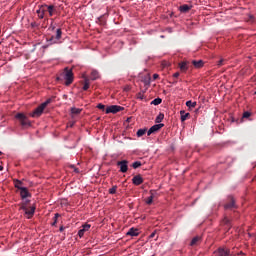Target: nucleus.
Here are the masks:
<instances>
[{
    "instance_id": "58836bf2",
    "label": "nucleus",
    "mask_w": 256,
    "mask_h": 256,
    "mask_svg": "<svg viewBox=\"0 0 256 256\" xmlns=\"http://www.w3.org/2000/svg\"><path fill=\"white\" fill-rule=\"evenodd\" d=\"M157 231H158V230H154V231L150 234L149 238H150V239H154V237L157 235Z\"/></svg>"
},
{
    "instance_id": "c03bdc74",
    "label": "nucleus",
    "mask_w": 256,
    "mask_h": 256,
    "mask_svg": "<svg viewBox=\"0 0 256 256\" xmlns=\"http://www.w3.org/2000/svg\"><path fill=\"white\" fill-rule=\"evenodd\" d=\"M30 202V200H26L23 204H22V207L25 206L27 207V204Z\"/></svg>"
},
{
    "instance_id": "e433bc0d",
    "label": "nucleus",
    "mask_w": 256,
    "mask_h": 256,
    "mask_svg": "<svg viewBox=\"0 0 256 256\" xmlns=\"http://www.w3.org/2000/svg\"><path fill=\"white\" fill-rule=\"evenodd\" d=\"M144 83H145V85H150V84H151V77L148 76V78H146V79L144 80Z\"/></svg>"
},
{
    "instance_id": "a211bd4d",
    "label": "nucleus",
    "mask_w": 256,
    "mask_h": 256,
    "mask_svg": "<svg viewBox=\"0 0 256 256\" xmlns=\"http://www.w3.org/2000/svg\"><path fill=\"white\" fill-rule=\"evenodd\" d=\"M126 235H129L130 237H137L139 235V230L135 228H130Z\"/></svg>"
},
{
    "instance_id": "393cba45",
    "label": "nucleus",
    "mask_w": 256,
    "mask_h": 256,
    "mask_svg": "<svg viewBox=\"0 0 256 256\" xmlns=\"http://www.w3.org/2000/svg\"><path fill=\"white\" fill-rule=\"evenodd\" d=\"M180 115H181V121H187V117H189V113H185V111H180Z\"/></svg>"
},
{
    "instance_id": "9b49d317",
    "label": "nucleus",
    "mask_w": 256,
    "mask_h": 256,
    "mask_svg": "<svg viewBox=\"0 0 256 256\" xmlns=\"http://www.w3.org/2000/svg\"><path fill=\"white\" fill-rule=\"evenodd\" d=\"M225 209H236L237 205L235 204V198L233 196L228 197V203L224 205Z\"/></svg>"
},
{
    "instance_id": "ddd939ff",
    "label": "nucleus",
    "mask_w": 256,
    "mask_h": 256,
    "mask_svg": "<svg viewBox=\"0 0 256 256\" xmlns=\"http://www.w3.org/2000/svg\"><path fill=\"white\" fill-rule=\"evenodd\" d=\"M201 241H203V238H201L200 236H196L191 240L190 246L197 247L201 243Z\"/></svg>"
},
{
    "instance_id": "0eeeda50",
    "label": "nucleus",
    "mask_w": 256,
    "mask_h": 256,
    "mask_svg": "<svg viewBox=\"0 0 256 256\" xmlns=\"http://www.w3.org/2000/svg\"><path fill=\"white\" fill-rule=\"evenodd\" d=\"M123 109H125V108H123L121 106H117V105H111L106 108L105 113L107 115H109V113L115 114V113H119V111H123Z\"/></svg>"
},
{
    "instance_id": "aec40b11",
    "label": "nucleus",
    "mask_w": 256,
    "mask_h": 256,
    "mask_svg": "<svg viewBox=\"0 0 256 256\" xmlns=\"http://www.w3.org/2000/svg\"><path fill=\"white\" fill-rule=\"evenodd\" d=\"M222 223L225 225L226 229H231V220H229V218L225 217Z\"/></svg>"
},
{
    "instance_id": "bb28decb",
    "label": "nucleus",
    "mask_w": 256,
    "mask_h": 256,
    "mask_svg": "<svg viewBox=\"0 0 256 256\" xmlns=\"http://www.w3.org/2000/svg\"><path fill=\"white\" fill-rule=\"evenodd\" d=\"M151 193V196H149L147 199H146V205H151L153 203V199H154V196H153V191H150Z\"/></svg>"
},
{
    "instance_id": "f8f14e48",
    "label": "nucleus",
    "mask_w": 256,
    "mask_h": 256,
    "mask_svg": "<svg viewBox=\"0 0 256 256\" xmlns=\"http://www.w3.org/2000/svg\"><path fill=\"white\" fill-rule=\"evenodd\" d=\"M132 183H133V185H136V186L142 185L143 177L140 174L134 176L132 178Z\"/></svg>"
},
{
    "instance_id": "7ed1b4c3",
    "label": "nucleus",
    "mask_w": 256,
    "mask_h": 256,
    "mask_svg": "<svg viewBox=\"0 0 256 256\" xmlns=\"http://www.w3.org/2000/svg\"><path fill=\"white\" fill-rule=\"evenodd\" d=\"M15 119L19 121L22 127H31V121H29V118L25 114L18 113L15 115Z\"/></svg>"
},
{
    "instance_id": "4468645a",
    "label": "nucleus",
    "mask_w": 256,
    "mask_h": 256,
    "mask_svg": "<svg viewBox=\"0 0 256 256\" xmlns=\"http://www.w3.org/2000/svg\"><path fill=\"white\" fill-rule=\"evenodd\" d=\"M20 195L23 199H27V197H31V193H29V190L27 188H20Z\"/></svg>"
},
{
    "instance_id": "423d86ee",
    "label": "nucleus",
    "mask_w": 256,
    "mask_h": 256,
    "mask_svg": "<svg viewBox=\"0 0 256 256\" xmlns=\"http://www.w3.org/2000/svg\"><path fill=\"white\" fill-rule=\"evenodd\" d=\"M20 209L25 212V215H28L27 218L31 219L33 215H35V206H31L30 208H27V206H21Z\"/></svg>"
},
{
    "instance_id": "de8ad7c7",
    "label": "nucleus",
    "mask_w": 256,
    "mask_h": 256,
    "mask_svg": "<svg viewBox=\"0 0 256 256\" xmlns=\"http://www.w3.org/2000/svg\"><path fill=\"white\" fill-rule=\"evenodd\" d=\"M3 155V152L0 151V156Z\"/></svg>"
},
{
    "instance_id": "c9c22d12",
    "label": "nucleus",
    "mask_w": 256,
    "mask_h": 256,
    "mask_svg": "<svg viewBox=\"0 0 256 256\" xmlns=\"http://www.w3.org/2000/svg\"><path fill=\"white\" fill-rule=\"evenodd\" d=\"M249 117H251V112H244L243 113V119H249Z\"/></svg>"
},
{
    "instance_id": "c756f323",
    "label": "nucleus",
    "mask_w": 256,
    "mask_h": 256,
    "mask_svg": "<svg viewBox=\"0 0 256 256\" xmlns=\"http://www.w3.org/2000/svg\"><path fill=\"white\" fill-rule=\"evenodd\" d=\"M59 217H61V214L56 213L54 216V222L52 223V226L55 227V225H57V220L59 219Z\"/></svg>"
},
{
    "instance_id": "412c9836",
    "label": "nucleus",
    "mask_w": 256,
    "mask_h": 256,
    "mask_svg": "<svg viewBox=\"0 0 256 256\" xmlns=\"http://www.w3.org/2000/svg\"><path fill=\"white\" fill-rule=\"evenodd\" d=\"M91 83L89 82V78L84 79L83 91H87L90 87Z\"/></svg>"
},
{
    "instance_id": "39448f33",
    "label": "nucleus",
    "mask_w": 256,
    "mask_h": 256,
    "mask_svg": "<svg viewBox=\"0 0 256 256\" xmlns=\"http://www.w3.org/2000/svg\"><path fill=\"white\" fill-rule=\"evenodd\" d=\"M117 166L120 167V173H127L129 171V161L127 160L118 161Z\"/></svg>"
},
{
    "instance_id": "79ce46f5",
    "label": "nucleus",
    "mask_w": 256,
    "mask_h": 256,
    "mask_svg": "<svg viewBox=\"0 0 256 256\" xmlns=\"http://www.w3.org/2000/svg\"><path fill=\"white\" fill-rule=\"evenodd\" d=\"M179 75H180L179 72L174 73L173 74L174 79H177L179 77Z\"/></svg>"
},
{
    "instance_id": "5701e85b",
    "label": "nucleus",
    "mask_w": 256,
    "mask_h": 256,
    "mask_svg": "<svg viewBox=\"0 0 256 256\" xmlns=\"http://www.w3.org/2000/svg\"><path fill=\"white\" fill-rule=\"evenodd\" d=\"M163 119H165V114L164 113H160L156 119H155V123H161V121H163Z\"/></svg>"
},
{
    "instance_id": "1a4fd4ad",
    "label": "nucleus",
    "mask_w": 256,
    "mask_h": 256,
    "mask_svg": "<svg viewBox=\"0 0 256 256\" xmlns=\"http://www.w3.org/2000/svg\"><path fill=\"white\" fill-rule=\"evenodd\" d=\"M216 256H231V251L227 248H218L215 252Z\"/></svg>"
},
{
    "instance_id": "f257e3e1",
    "label": "nucleus",
    "mask_w": 256,
    "mask_h": 256,
    "mask_svg": "<svg viewBox=\"0 0 256 256\" xmlns=\"http://www.w3.org/2000/svg\"><path fill=\"white\" fill-rule=\"evenodd\" d=\"M36 13L40 19H45L47 13H48V17H53V14L57 13V6H55L53 4L40 5V6H38Z\"/></svg>"
},
{
    "instance_id": "72a5a7b5",
    "label": "nucleus",
    "mask_w": 256,
    "mask_h": 256,
    "mask_svg": "<svg viewBox=\"0 0 256 256\" xmlns=\"http://www.w3.org/2000/svg\"><path fill=\"white\" fill-rule=\"evenodd\" d=\"M82 229H83L84 231H89V229H91V224H84V225L82 226Z\"/></svg>"
},
{
    "instance_id": "2f4dec72",
    "label": "nucleus",
    "mask_w": 256,
    "mask_h": 256,
    "mask_svg": "<svg viewBox=\"0 0 256 256\" xmlns=\"http://www.w3.org/2000/svg\"><path fill=\"white\" fill-rule=\"evenodd\" d=\"M132 167H133V169H139V167H141V162L136 161V162L132 163Z\"/></svg>"
},
{
    "instance_id": "4c0bfd02",
    "label": "nucleus",
    "mask_w": 256,
    "mask_h": 256,
    "mask_svg": "<svg viewBox=\"0 0 256 256\" xmlns=\"http://www.w3.org/2000/svg\"><path fill=\"white\" fill-rule=\"evenodd\" d=\"M83 235H85V230L82 228L78 231V236L83 237Z\"/></svg>"
},
{
    "instance_id": "09e8293b",
    "label": "nucleus",
    "mask_w": 256,
    "mask_h": 256,
    "mask_svg": "<svg viewBox=\"0 0 256 256\" xmlns=\"http://www.w3.org/2000/svg\"><path fill=\"white\" fill-rule=\"evenodd\" d=\"M250 19H253V16H250Z\"/></svg>"
},
{
    "instance_id": "7c9ffc66",
    "label": "nucleus",
    "mask_w": 256,
    "mask_h": 256,
    "mask_svg": "<svg viewBox=\"0 0 256 256\" xmlns=\"http://www.w3.org/2000/svg\"><path fill=\"white\" fill-rule=\"evenodd\" d=\"M108 192L110 193V195H115V193H117V186H113L108 190Z\"/></svg>"
},
{
    "instance_id": "f03ea898",
    "label": "nucleus",
    "mask_w": 256,
    "mask_h": 256,
    "mask_svg": "<svg viewBox=\"0 0 256 256\" xmlns=\"http://www.w3.org/2000/svg\"><path fill=\"white\" fill-rule=\"evenodd\" d=\"M62 35H63V30H61V28H58L56 30L55 36H51L50 38H47L48 45H57L58 43H61Z\"/></svg>"
},
{
    "instance_id": "dca6fc26",
    "label": "nucleus",
    "mask_w": 256,
    "mask_h": 256,
    "mask_svg": "<svg viewBox=\"0 0 256 256\" xmlns=\"http://www.w3.org/2000/svg\"><path fill=\"white\" fill-rule=\"evenodd\" d=\"M180 70L182 73H186V71L189 69V62L184 61L179 63Z\"/></svg>"
},
{
    "instance_id": "6e6552de",
    "label": "nucleus",
    "mask_w": 256,
    "mask_h": 256,
    "mask_svg": "<svg viewBox=\"0 0 256 256\" xmlns=\"http://www.w3.org/2000/svg\"><path fill=\"white\" fill-rule=\"evenodd\" d=\"M43 111H45V104H40V106H38L33 113L31 114V117L37 118V117H41V115H43Z\"/></svg>"
},
{
    "instance_id": "2eb2a0df",
    "label": "nucleus",
    "mask_w": 256,
    "mask_h": 256,
    "mask_svg": "<svg viewBox=\"0 0 256 256\" xmlns=\"http://www.w3.org/2000/svg\"><path fill=\"white\" fill-rule=\"evenodd\" d=\"M192 65L195 69H201L205 65V62H203V60H193Z\"/></svg>"
},
{
    "instance_id": "f704fd0d",
    "label": "nucleus",
    "mask_w": 256,
    "mask_h": 256,
    "mask_svg": "<svg viewBox=\"0 0 256 256\" xmlns=\"http://www.w3.org/2000/svg\"><path fill=\"white\" fill-rule=\"evenodd\" d=\"M217 65H218V67H223V65H225V59H220V60L217 62Z\"/></svg>"
},
{
    "instance_id": "a878e982",
    "label": "nucleus",
    "mask_w": 256,
    "mask_h": 256,
    "mask_svg": "<svg viewBox=\"0 0 256 256\" xmlns=\"http://www.w3.org/2000/svg\"><path fill=\"white\" fill-rule=\"evenodd\" d=\"M145 133H147V128L144 129H139L136 133L137 137H143V135H145Z\"/></svg>"
},
{
    "instance_id": "a19ab883",
    "label": "nucleus",
    "mask_w": 256,
    "mask_h": 256,
    "mask_svg": "<svg viewBox=\"0 0 256 256\" xmlns=\"http://www.w3.org/2000/svg\"><path fill=\"white\" fill-rule=\"evenodd\" d=\"M49 103H51V99L46 100L45 102L42 103V105H45V107H47Z\"/></svg>"
},
{
    "instance_id": "c85d7f7f",
    "label": "nucleus",
    "mask_w": 256,
    "mask_h": 256,
    "mask_svg": "<svg viewBox=\"0 0 256 256\" xmlns=\"http://www.w3.org/2000/svg\"><path fill=\"white\" fill-rule=\"evenodd\" d=\"M22 182L20 180H16L15 181V187L16 189H19V191H21V189H23L24 187H21Z\"/></svg>"
},
{
    "instance_id": "9d476101",
    "label": "nucleus",
    "mask_w": 256,
    "mask_h": 256,
    "mask_svg": "<svg viewBox=\"0 0 256 256\" xmlns=\"http://www.w3.org/2000/svg\"><path fill=\"white\" fill-rule=\"evenodd\" d=\"M162 127H165V124H155V125H153V126L147 131L148 137H149L150 135H153V133H157V131H159L160 129H162Z\"/></svg>"
},
{
    "instance_id": "f3484780",
    "label": "nucleus",
    "mask_w": 256,
    "mask_h": 256,
    "mask_svg": "<svg viewBox=\"0 0 256 256\" xmlns=\"http://www.w3.org/2000/svg\"><path fill=\"white\" fill-rule=\"evenodd\" d=\"M191 7L192 6H189L187 4H183L179 7V11H180V13H189V11H191Z\"/></svg>"
},
{
    "instance_id": "b1692460",
    "label": "nucleus",
    "mask_w": 256,
    "mask_h": 256,
    "mask_svg": "<svg viewBox=\"0 0 256 256\" xmlns=\"http://www.w3.org/2000/svg\"><path fill=\"white\" fill-rule=\"evenodd\" d=\"M81 111H82L81 108H76V107L71 108L72 115H79Z\"/></svg>"
},
{
    "instance_id": "6ab92c4d",
    "label": "nucleus",
    "mask_w": 256,
    "mask_h": 256,
    "mask_svg": "<svg viewBox=\"0 0 256 256\" xmlns=\"http://www.w3.org/2000/svg\"><path fill=\"white\" fill-rule=\"evenodd\" d=\"M91 81H97L99 79V72L96 70H93L90 75Z\"/></svg>"
},
{
    "instance_id": "8fccbe9b",
    "label": "nucleus",
    "mask_w": 256,
    "mask_h": 256,
    "mask_svg": "<svg viewBox=\"0 0 256 256\" xmlns=\"http://www.w3.org/2000/svg\"><path fill=\"white\" fill-rule=\"evenodd\" d=\"M59 79H61V78L58 77L57 80L59 81Z\"/></svg>"
},
{
    "instance_id": "ea45409f",
    "label": "nucleus",
    "mask_w": 256,
    "mask_h": 256,
    "mask_svg": "<svg viewBox=\"0 0 256 256\" xmlns=\"http://www.w3.org/2000/svg\"><path fill=\"white\" fill-rule=\"evenodd\" d=\"M97 109H101V111H105V105L103 104H98Z\"/></svg>"
},
{
    "instance_id": "37998d69",
    "label": "nucleus",
    "mask_w": 256,
    "mask_h": 256,
    "mask_svg": "<svg viewBox=\"0 0 256 256\" xmlns=\"http://www.w3.org/2000/svg\"><path fill=\"white\" fill-rule=\"evenodd\" d=\"M153 79H154V81H155L156 79H159V74H154V75H153Z\"/></svg>"
},
{
    "instance_id": "49530a36",
    "label": "nucleus",
    "mask_w": 256,
    "mask_h": 256,
    "mask_svg": "<svg viewBox=\"0 0 256 256\" xmlns=\"http://www.w3.org/2000/svg\"><path fill=\"white\" fill-rule=\"evenodd\" d=\"M0 171H3V166L0 165Z\"/></svg>"
},
{
    "instance_id": "a18cd8bd",
    "label": "nucleus",
    "mask_w": 256,
    "mask_h": 256,
    "mask_svg": "<svg viewBox=\"0 0 256 256\" xmlns=\"http://www.w3.org/2000/svg\"><path fill=\"white\" fill-rule=\"evenodd\" d=\"M59 231H60L61 233H63V231H65V227L61 226L60 229H59Z\"/></svg>"
},
{
    "instance_id": "cd10ccee",
    "label": "nucleus",
    "mask_w": 256,
    "mask_h": 256,
    "mask_svg": "<svg viewBox=\"0 0 256 256\" xmlns=\"http://www.w3.org/2000/svg\"><path fill=\"white\" fill-rule=\"evenodd\" d=\"M163 103V100L161 98H155L152 102L151 105H161Z\"/></svg>"
},
{
    "instance_id": "4be33fe9",
    "label": "nucleus",
    "mask_w": 256,
    "mask_h": 256,
    "mask_svg": "<svg viewBox=\"0 0 256 256\" xmlns=\"http://www.w3.org/2000/svg\"><path fill=\"white\" fill-rule=\"evenodd\" d=\"M186 107L195 109V107H197V102H193V101H191V100H188V101L186 102Z\"/></svg>"
},
{
    "instance_id": "473e14b6",
    "label": "nucleus",
    "mask_w": 256,
    "mask_h": 256,
    "mask_svg": "<svg viewBox=\"0 0 256 256\" xmlns=\"http://www.w3.org/2000/svg\"><path fill=\"white\" fill-rule=\"evenodd\" d=\"M137 99H140V101H143V99H145V95L143 94V92H139L137 94Z\"/></svg>"
},
{
    "instance_id": "20e7f679",
    "label": "nucleus",
    "mask_w": 256,
    "mask_h": 256,
    "mask_svg": "<svg viewBox=\"0 0 256 256\" xmlns=\"http://www.w3.org/2000/svg\"><path fill=\"white\" fill-rule=\"evenodd\" d=\"M65 85L69 86L73 83V70H69V68H65L64 73Z\"/></svg>"
}]
</instances>
